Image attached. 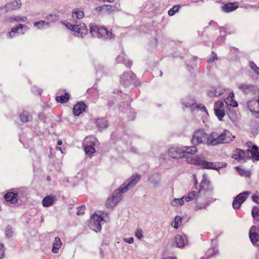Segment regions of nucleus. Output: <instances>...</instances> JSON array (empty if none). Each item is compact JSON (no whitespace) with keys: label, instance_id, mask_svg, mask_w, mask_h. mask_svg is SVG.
I'll list each match as a JSON object with an SVG mask.
<instances>
[{"label":"nucleus","instance_id":"nucleus-62","mask_svg":"<svg viewBox=\"0 0 259 259\" xmlns=\"http://www.w3.org/2000/svg\"><path fill=\"white\" fill-rule=\"evenodd\" d=\"M176 246L177 247H178V242H176Z\"/></svg>","mask_w":259,"mask_h":259},{"label":"nucleus","instance_id":"nucleus-28","mask_svg":"<svg viewBox=\"0 0 259 259\" xmlns=\"http://www.w3.org/2000/svg\"><path fill=\"white\" fill-rule=\"evenodd\" d=\"M21 6L20 0H13L12 2L6 5V8L8 10H14L19 9Z\"/></svg>","mask_w":259,"mask_h":259},{"label":"nucleus","instance_id":"nucleus-43","mask_svg":"<svg viewBox=\"0 0 259 259\" xmlns=\"http://www.w3.org/2000/svg\"><path fill=\"white\" fill-rule=\"evenodd\" d=\"M249 66L251 67V68L254 70L255 72L258 74L259 68L256 65V64L253 62H250Z\"/></svg>","mask_w":259,"mask_h":259},{"label":"nucleus","instance_id":"nucleus-23","mask_svg":"<svg viewBox=\"0 0 259 259\" xmlns=\"http://www.w3.org/2000/svg\"><path fill=\"white\" fill-rule=\"evenodd\" d=\"M116 61L118 63H123L127 68H130L133 64L132 61L127 59L126 56L124 53L118 55L116 57Z\"/></svg>","mask_w":259,"mask_h":259},{"label":"nucleus","instance_id":"nucleus-45","mask_svg":"<svg viewBox=\"0 0 259 259\" xmlns=\"http://www.w3.org/2000/svg\"><path fill=\"white\" fill-rule=\"evenodd\" d=\"M217 54L214 52H212V56L207 60L208 63H211L214 62L215 60H218Z\"/></svg>","mask_w":259,"mask_h":259},{"label":"nucleus","instance_id":"nucleus-14","mask_svg":"<svg viewBox=\"0 0 259 259\" xmlns=\"http://www.w3.org/2000/svg\"><path fill=\"white\" fill-rule=\"evenodd\" d=\"M136 77L135 74L131 71L124 72L120 76V82L124 86H127L132 83Z\"/></svg>","mask_w":259,"mask_h":259},{"label":"nucleus","instance_id":"nucleus-19","mask_svg":"<svg viewBox=\"0 0 259 259\" xmlns=\"http://www.w3.org/2000/svg\"><path fill=\"white\" fill-rule=\"evenodd\" d=\"M246 152H248V159L249 158V153H250L251 158L253 161L259 160V148L256 145H253L250 149L247 150Z\"/></svg>","mask_w":259,"mask_h":259},{"label":"nucleus","instance_id":"nucleus-31","mask_svg":"<svg viewBox=\"0 0 259 259\" xmlns=\"http://www.w3.org/2000/svg\"><path fill=\"white\" fill-rule=\"evenodd\" d=\"M96 123L100 130L106 128L108 126V122L105 118L98 119L96 121Z\"/></svg>","mask_w":259,"mask_h":259},{"label":"nucleus","instance_id":"nucleus-61","mask_svg":"<svg viewBox=\"0 0 259 259\" xmlns=\"http://www.w3.org/2000/svg\"><path fill=\"white\" fill-rule=\"evenodd\" d=\"M181 220H182V218L179 217V222H181Z\"/></svg>","mask_w":259,"mask_h":259},{"label":"nucleus","instance_id":"nucleus-12","mask_svg":"<svg viewBox=\"0 0 259 259\" xmlns=\"http://www.w3.org/2000/svg\"><path fill=\"white\" fill-rule=\"evenodd\" d=\"M28 29V27L27 26L22 24H18L12 28L11 30L9 32L8 36L10 38H13L16 36V34H23Z\"/></svg>","mask_w":259,"mask_h":259},{"label":"nucleus","instance_id":"nucleus-7","mask_svg":"<svg viewBox=\"0 0 259 259\" xmlns=\"http://www.w3.org/2000/svg\"><path fill=\"white\" fill-rule=\"evenodd\" d=\"M96 141V138L92 136L87 137L84 139L82 145L84 148V151L87 154L91 155L95 153Z\"/></svg>","mask_w":259,"mask_h":259},{"label":"nucleus","instance_id":"nucleus-15","mask_svg":"<svg viewBox=\"0 0 259 259\" xmlns=\"http://www.w3.org/2000/svg\"><path fill=\"white\" fill-rule=\"evenodd\" d=\"M220 144H222L221 134L214 132L208 135L207 140V144L208 145L214 146Z\"/></svg>","mask_w":259,"mask_h":259},{"label":"nucleus","instance_id":"nucleus-27","mask_svg":"<svg viewBox=\"0 0 259 259\" xmlns=\"http://www.w3.org/2000/svg\"><path fill=\"white\" fill-rule=\"evenodd\" d=\"M234 99V94L233 92H232L230 93L228 97L224 100V101L225 103L228 106L233 107H237L238 106V103Z\"/></svg>","mask_w":259,"mask_h":259},{"label":"nucleus","instance_id":"nucleus-5","mask_svg":"<svg viewBox=\"0 0 259 259\" xmlns=\"http://www.w3.org/2000/svg\"><path fill=\"white\" fill-rule=\"evenodd\" d=\"M103 216H101L97 213L93 214L90 218L89 227L96 232H100L102 230V224L105 222Z\"/></svg>","mask_w":259,"mask_h":259},{"label":"nucleus","instance_id":"nucleus-21","mask_svg":"<svg viewBox=\"0 0 259 259\" xmlns=\"http://www.w3.org/2000/svg\"><path fill=\"white\" fill-rule=\"evenodd\" d=\"M221 137L222 144L229 143L235 138V136H233L231 133L227 130H224L222 133H221Z\"/></svg>","mask_w":259,"mask_h":259},{"label":"nucleus","instance_id":"nucleus-9","mask_svg":"<svg viewBox=\"0 0 259 259\" xmlns=\"http://www.w3.org/2000/svg\"><path fill=\"white\" fill-rule=\"evenodd\" d=\"M208 135L202 130L196 131L192 138V142L194 145H197L207 142Z\"/></svg>","mask_w":259,"mask_h":259},{"label":"nucleus","instance_id":"nucleus-20","mask_svg":"<svg viewBox=\"0 0 259 259\" xmlns=\"http://www.w3.org/2000/svg\"><path fill=\"white\" fill-rule=\"evenodd\" d=\"M224 92V90L220 86L211 87L208 91L207 95L210 97H218Z\"/></svg>","mask_w":259,"mask_h":259},{"label":"nucleus","instance_id":"nucleus-60","mask_svg":"<svg viewBox=\"0 0 259 259\" xmlns=\"http://www.w3.org/2000/svg\"><path fill=\"white\" fill-rule=\"evenodd\" d=\"M194 180H195V184L197 183V180H196V178L195 177H194Z\"/></svg>","mask_w":259,"mask_h":259},{"label":"nucleus","instance_id":"nucleus-42","mask_svg":"<svg viewBox=\"0 0 259 259\" xmlns=\"http://www.w3.org/2000/svg\"><path fill=\"white\" fill-rule=\"evenodd\" d=\"M252 215L253 218L256 219L259 216V207H254L252 210Z\"/></svg>","mask_w":259,"mask_h":259},{"label":"nucleus","instance_id":"nucleus-35","mask_svg":"<svg viewBox=\"0 0 259 259\" xmlns=\"http://www.w3.org/2000/svg\"><path fill=\"white\" fill-rule=\"evenodd\" d=\"M34 26L38 29H43L49 27V22L41 20L34 23Z\"/></svg>","mask_w":259,"mask_h":259},{"label":"nucleus","instance_id":"nucleus-37","mask_svg":"<svg viewBox=\"0 0 259 259\" xmlns=\"http://www.w3.org/2000/svg\"><path fill=\"white\" fill-rule=\"evenodd\" d=\"M160 180V175L158 174H154L150 178L149 180L151 183L157 184L159 183Z\"/></svg>","mask_w":259,"mask_h":259},{"label":"nucleus","instance_id":"nucleus-16","mask_svg":"<svg viewBox=\"0 0 259 259\" xmlns=\"http://www.w3.org/2000/svg\"><path fill=\"white\" fill-rule=\"evenodd\" d=\"M197 151L196 146H191L187 147L186 151L179 149V159L186 158V160L188 161V157H193V154Z\"/></svg>","mask_w":259,"mask_h":259},{"label":"nucleus","instance_id":"nucleus-2","mask_svg":"<svg viewBox=\"0 0 259 259\" xmlns=\"http://www.w3.org/2000/svg\"><path fill=\"white\" fill-rule=\"evenodd\" d=\"M140 179V176L138 175L131 177L127 181L114 192L111 197L108 198L106 201V206L108 207H114L121 200L122 194L126 192L130 188L135 185Z\"/></svg>","mask_w":259,"mask_h":259},{"label":"nucleus","instance_id":"nucleus-57","mask_svg":"<svg viewBox=\"0 0 259 259\" xmlns=\"http://www.w3.org/2000/svg\"><path fill=\"white\" fill-rule=\"evenodd\" d=\"M251 144V142H248L246 143V145L248 147H250Z\"/></svg>","mask_w":259,"mask_h":259},{"label":"nucleus","instance_id":"nucleus-41","mask_svg":"<svg viewBox=\"0 0 259 259\" xmlns=\"http://www.w3.org/2000/svg\"><path fill=\"white\" fill-rule=\"evenodd\" d=\"M135 236L139 239H141L143 238V231L140 228H137L135 232Z\"/></svg>","mask_w":259,"mask_h":259},{"label":"nucleus","instance_id":"nucleus-40","mask_svg":"<svg viewBox=\"0 0 259 259\" xmlns=\"http://www.w3.org/2000/svg\"><path fill=\"white\" fill-rule=\"evenodd\" d=\"M178 11V5L174 6L171 9H170L168 12V14L170 16H172L175 14V13Z\"/></svg>","mask_w":259,"mask_h":259},{"label":"nucleus","instance_id":"nucleus-17","mask_svg":"<svg viewBox=\"0 0 259 259\" xmlns=\"http://www.w3.org/2000/svg\"><path fill=\"white\" fill-rule=\"evenodd\" d=\"M232 158L238 161L248 159V152L246 151L237 148L233 150Z\"/></svg>","mask_w":259,"mask_h":259},{"label":"nucleus","instance_id":"nucleus-10","mask_svg":"<svg viewBox=\"0 0 259 259\" xmlns=\"http://www.w3.org/2000/svg\"><path fill=\"white\" fill-rule=\"evenodd\" d=\"M238 89L245 94L252 93L259 94V89L254 85L250 83H241L238 84Z\"/></svg>","mask_w":259,"mask_h":259},{"label":"nucleus","instance_id":"nucleus-56","mask_svg":"<svg viewBox=\"0 0 259 259\" xmlns=\"http://www.w3.org/2000/svg\"><path fill=\"white\" fill-rule=\"evenodd\" d=\"M62 144V142L61 140H59L58 142H57V145H61Z\"/></svg>","mask_w":259,"mask_h":259},{"label":"nucleus","instance_id":"nucleus-34","mask_svg":"<svg viewBox=\"0 0 259 259\" xmlns=\"http://www.w3.org/2000/svg\"><path fill=\"white\" fill-rule=\"evenodd\" d=\"M20 118L21 121L26 122H28L31 119V116L29 115L27 111H24L20 114Z\"/></svg>","mask_w":259,"mask_h":259},{"label":"nucleus","instance_id":"nucleus-55","mask_svg":"<svg viewBox=\"0 0 259 259\" xmlns=\"http://www.w3.org/2000/svg\"><path fill=\"white\" fill-rule=\"evenodd\" d=\"M103 2H108V3H113L114 0H102Z\"/></svg>","mask_w":259,"mask_h":259},{"label":"nucleus","instance_id":"nucleus-58","mask_svg":"<svg viewBox=\"0 0 259 259\" xmlns=\"http://www.w3.org/2000/svg\"><path fill=\"white\" fill-rule=\"evenodd\" d=\"M37 92L39 95H40L41 94V91L39 89L37 91Z\"/></svg>","mask_w":259,"mask_h":259},{"label":"nucleus","instance_id":"nucleus-30","mask_svg":"<svg viewBox=\"0 0 259 259\" xmlns=\"http://www.w3.org/2000/svg\"><path fill=\"white\" fill-rule=\"evenodd\" d=\"M84 14L82 10L78 8H75L73 10L72 16L74 19H79L84 17Z\"/></svg>","mask_w":259,"mask_h":259},{"label":"nucleus","instance_id":"nucleus-1","mask_svg":"<svg viewBox=\"0 0 259 259\" xmlns=\"http://www.w3.org/2000/svg\"><path fill=\"white\" fill-rule=\"evenodd\" d=\"M207 184V182L202 180L200 184V189L197 193L195 191L190 192L187 196H184L181 198H179V205H182L184 203V201L187 202L191 201L195 199L196 206L198 209H202L205 208L208 205V200L206 198V194L203 192L204 190V186Z\"/></svg>","mask_w":259,"mask_h":259},{"label":"nucleus","instance_id":"nucleus-38","mask_svg":"<svg viewBox=\"0 0 259 259\" xmlns=\"http://www.w3.org/2000/svg\"><path fill=\"white\" fill-rule=\"evenodd\" d=\"M47 22H49V24L51 22H54L58 19V16L56 15L50 14L46 17Z\"/></svg>","mask_w":259,"mask_h":259},{"label":"nucleus","instance_id":"nucleus-26","mask_svg":"<svg viewBox=\"0 0 259 259\" xmlns=\"http://www.w3.org/2000/svg\"><path fill=\"white\" fill-rule=\"evenodd\" d=\"M56 200V197L55 196L51 195L46 196L42 201V204L44 207H48L53 205L55 201Z\"/></svg>","mask_w":259,"mask_h":259},{"label":"nucleus","instance_id":"nucleus-22","mask_svg":"<svg viewBox=\"0 0 259 259\" xmlns=\"http://www.w3.org/2000/svg\"><path fill=\"white\" fill-rule=\"evenodd\" d=\"M239 6L238 2L230 3L222 6V10L226 13H230L236 10Z\"/></svg>","mask_w":259,"mask_h":259},{"label":"nucleus","instance_id":"nucleus-25","mask_svg":"<svg viewBox=\"0 0 259 259\" xmlns=\"http://www.w3.org/2000/svg\"><path fill=\"white\" fill-rule=\"evenodd\" d=\"M86 105L83 102H79L75 104L73 109V114L78 116L85 111Z\"/></svg>","mask_w":259,"mask_h":259},{"label":"nucleus","instance_id":"nucleus-18","mask_svg":"<svg viewBox=\"0 0 259 259\" xmlns=\"http://www.w3.org/2000/svg\"><path fill=\"white\" fill-rule=\"evenodd\" d=\"M257 228L252 226L249 230V236L251 243L254 246H259V234L256 232Z\"/></svg>","mask_w":259,"mask_h":259},{"label":"nucleus","instance_id":"nucleus-53","mask_svg":"<svg viewBox=\"0 0 259 259\" xmlns=\"http://www.w3.org/2000/svg\"><path fill=\"white\" fill-rule=\"evenodd\" d=\"M178 204V198H175L174 200L171 202V205L173 206H176Z\"/></svg>","mask_w":259,"mask_h":259},{"label":"nucleus","instance_id":"nucleus-54","mask_svg":"<svg viewBox=\"0 0 259 259\" xmlns=\"http://www.w3.org/2000/svg\"><path fill=\"white\" fill-rule=\"evenodd\" d=\"M237 170L240 174L242 175V171H243V170L238 167H237Z\"/></svg>","mask_w":259,"mask_h":259},{"label":"nucleus","instance_id":"nucleus-29","mask_svg":"<svg viewBox=\"0 0 259 259\" xmlns=\"http://www.w3.org/2000/svg\"><path fill=\"white\" fill-rule=\"evenodd\" d=\"M62 245V243L60 239L58 237H55L53 243L52 251L54 253H58Z\"/></svg>","mask_w":259,"mask_h":259},{"label":"nucleus","instance_id":"nucleus-11","mask_svg":"<svg viewBox=\"0 0 259 259\" xmlns=\"http://www.w3.org/2000/svg\"><path fill=\"white\" fill-rule=\"evenodd\" d=\"M249 194L250 193L249 192L245 191L237 195L233 201L232 205L233 208L235 209L240 208L241 205L248 197Z\"/></svg>","mask_w":259,"mask_h":259},{"label":"nucleus","instance_id":"nucleus-52","mask_svg":"<svg viewBox=\"0 0 259 259\" xmlns=\"http://www.w3.org/2000/svg\"><path fill=\"white\" fill-rule=\"evenodd\" d=\"M252 198L254 202L256 203H259V197H258L257 196L253 195Z\"/></svg>","mask_w":259,"mask_h":259},{"label":"nucleus","instance_id":"nucleus-46","mask_svg":"<svg viewBox=\"0 0 259 259\" xmlns=\"http://www.w3.org/2000/svg\"><path fill=\"white\" fill-rule=\"evenodd\" d=\"M13 231L10 226H8L6 229V235L8 237H11L12 236Z\"/></svg>","mask_w":259,"mask_h":259},{"label":"nucleus","instance_id":"nucleus-49","mask_svg":"<svg viewBox=\"0 0 259 259\" xmlns=\"http://www.w3.org/2000/svg\"><path fill=\"white\" fill-rule=\"evenodd\" d=\"M4 256V249L3 245L0 242V259H2Z\"/></svg>","mask_w":259,"mask_h":259},{"label":"nucleus","instance_id":"nucleus-39","mask_svg":"<svg viewBox=\"0 0 259 259\" xmlns=\"http://www.w3.org/2000/svg\"><path fill=\"white\" fill-rule=\"evenodd\" d=\"M216 254V251L215 250L214 248H209L207 252V257H203L202 259H208V258L211 257L213 255H215Z\"/></svg>","mask_w":259,"mask_h":259},{"label":"nucleus","instance_id":"nucleus-36","mask_svg":"<svg viewBox=\"0 0 259 259\" xmlns=\"http://www.w3.org/2000/svg\"><path fill=\"white\" fill-rule=\"evenodd\" d=\"M69 98V94L67 93H65L64 95L56 97V100L58 102L63 103L66 102L68 100Z\"/></svg>","mask_w":259,"mask_h":259},{"label":"nucleus","instance_id":"nucleus-44","mask_svg":"<svg viewBox=\"0 0 259 259\" xmlns=\"http://www.w3.org/2000/svg\"><path fill=\"white\" fill-rule=\"evenodd\" d=\"M115 6L110 5H105V10L107 12L111 13L114 10Z\"/></svg>","mask_w":259,"mask_h":259},{"label":"nucleus","instance_id":"nucleus-24","mask_svg":"<svg viewBox=\"0 0 259 259\" xmlns=\"http://www.w3.org/2000/svg\"><path fill=\"white\" fill-rule=\"evenodd\" d=\"M5 21L7 22L12 23L15 22H25L27 21V18L26 16H22L20 15H13L7 17Z\"/></svg>","mask_w":259,"mask_h":259},{"label":"nucleus","instance_id":"nucleus-4","mask_svg":"<svg viewBox=\"0 0 259 259\" xmlns=\"http://www.w3.org/2000/svg\"><path fill=\"white\" fill-rule=\"evenodd\" d=\"M187 162L191 164L201 166L204 169H217L220 167L219 164L206 161L198 155L194 156L193 157H188Z\"/></svg>","mask_w":259,"mask_h":259},{"label":"nucleus","instance_id":"nucleus-48","mask_svg":"<svg viewBox=\"0 0 259 259\" xmlns=\"http://www.w3.org/2000/svg\"><path fill=\"white\" fill-rule=\"evenodd\" d=\"M178 218V216L176 215L175 218V221L171 223V226L176 229L178 228V221H177Z\"/></svg>","mask_w":259,"mask_h":259},{"label":"nucleus","instance_id":"nucleus-3","mask_svg":"<svg viewBox=\"0 0 259 259\" xmlns=\"http://www.w3.org/2000/svg\"><path fill=\"white\" fill-rule=\"evenodd\" d=\"M90 32L94 37H104L111 38L112 37V32L108 31L105 27L99 26L95 23L90 24Z\"/></svg>","mask_w":259,"mask_h":259},{"label":"nucleus","instance_id":"nucleus-6","mask_svg":"<svg viewBox=\"0 0 259 259\" xmlns=\"http://www.w3.org/2000/svg\"><path fill=\"white\" fill-rule=\"evenodd\" d=\"M65 25L68 29L73 31L74 35L77 37H83L87 34L88 30L84 23L73 25L71 23H67Z\"/></svg>","mask_w":259,"mask_h":259},{"label":"nucleus","instance_id":"nucleus-8","mask_svg":"<svg viewBox=\"0 0 259 259\" xmlns=\"http://www.w3.org/2000/svg\"><path fill=\"white\" fill-rule=\"evenodd\" d=\"M25 197L23 196L21 191H17L16 192H9L5 195V199L10 204H15L18 203V200H22V198Z\"/></svg>","mask_w":259,"mask_h":259},{"label":"nucleus","instance_id":"nucleus-33","mask_svg":"<svg viewBox=\"0 0 259 259\" xmlns=\"http://www.w3.org/2000/svg\"><path fill=\"white\" fill-rule=\"evenodd\" d=\"M168 155L172 158H177L178 155V148L176 147H171L168 149Z\"/></svg>","mask_w":259,"mask_h":259},{"label":"nucleus","instance_id":"nucleus-51","mask_svg":"<svg viewBox=\"0 0 259 259\" xmlns=\"http://www.w3.org/2000/svg\"><path fill=\"white\" fill-rule=\"evenodd\" d=\"M105 10V5H103L101 7H98L96 8V10L97 11H104Z\"/></svg>","mask_w":259,"mask_h":259},{"label":"nucleus","instance_id":"nucleus-13","mask_svg":"<svg viewBox=\"0 0 259 259\" xmlns=\"http://www.w3.org/2000/svg\"><path fill=\"white\" fill-rule=\"evenodd\" d=\"M225 108L224 104L222 101L219 100L215 102L214 105V111L215 115L220 120H222L225 115Z\"/></svg>","mask_w":259,"mask_h":259},{"label":"nucleus","instance_id":"nucleus-59","mask_svg":"<svg viewBox=\"0 0 259 259\" xmlns=\"http://www.w3.org/2000/svg\"><path fill=\"white\" fill-rule=\"evenodd\" d=\"M57 149H58V150H59L60 151H62V149H61V148L59 147H57Z\"/></svg>","mask_w":259,"mask_h":259},{"label":"nucleus","instance_id":"nucleus-50","mask_svg":"<svg viewBox=\"0 0 259 259\" xmlns=\"http://www.w3.org/2000/svg\"><path fill=\"white\" fill-rule=\"evenodd\" d=\"M123 241L125 242H127L128 243H133L134 242V239L133 237L130 238H124Z\"/></svg>","mask_w":259,"mask_h":259},{"label":"nucleus","instance_id":"nucleus-32","mask_svg":"<svg viewBox=\"0 0 259 259\" xmlns=\"http://www.w3.org/2000/svg\"><path fill=\"white\" fill-rule=\"evenodd\" d=\"M188 244L187 236L185 234L179 235V247H184Z\"/></svg>","mask_w":259,"mask_h":259},{"label":"nucleus","instance_id":"nucleus-47","mask_svg":"<svg viewBox=\"0 0 259 259\" xmlns=\"http://www.w3.org/2000/svg\"><path fill=\"white\" fill-rule=\"evenodd\" d=\"M85 207L84 205L79 206L78 208L77 214L78 215L83 214L84 213V210H85Z\"/></svg>","mask_w":259,"mask_h":259}]
</instances>
